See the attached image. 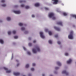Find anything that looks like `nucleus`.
Listing matches in <instances>:
<instances>
[{
  "label": "nucleus",
  "instance_id": "39",
  "mask_svg": "<svg viewBox=\"0 0 76 76\" xmlns=\"http://www.w3.org/2000/svg\"><path fill=\"white\" fill-rule=\"evenodd\" d=\"M32 66H35V64L33 63L32 64Z\"/></svg>",
  "mask_w": 76,
  "mask_h": 76
},
{
  "label": "nucleus",
  "instance_id": "25",
  "mask_svg": "<svg viewBox=\"0 0 76 76\" xmlns=\"http://www.w3.org/2000/svg\"><path fill=\"white\" fill-rule=\"evenodd\" d=\"M16 31L14 30L12 31V33L13 34H16Z\"/></svg>",
  "mask_w": 76,
  "mask_h": 76
},
{
  "label": "nucleus",
  "instance_id": "45",
  "mask_svg": "<svg viewBox=\"0 0 76 76\" xmlns=\"http://www.w3.org/2000/svg\"><path fill=\"white\" fill-rule=\"evenodd\" d=\"M19 66V64H18L17 65V66L18 67V66Z\"/></svg>",
  "mask_w": 76,
  "mask_h": 76
},
{
  "label": "nucleus",
  "instance_id": "11",
  "mask_svg": "<svg viewBox=\"0 0 76 76\" xmlns=\"http://www.w3.org/2000/svg\"><path fill=\"white\" fill-rule=\"evenodd\" d=\"M13 74L14 75H15V76H19L20 75V73L19 72H14Z\"/></svg>",
  "mask_w": 76,
  "mask_h": 76
},
{
  "label": "nucleus",
  "instance_id": "4",
  "mask_svg": "<svg viewBox=\"0 0 76 76\" xmlns=\"http://www.w3.org/2000/svg\"><path fill=\"white\" fill-rule=\"evenodd\" d=\"M40 37L42 38H45V36L44 35V34L42 32H40Z\"/></svg>",
  "mask_w": 76,
  "mask_h": 76
},
{
  "label": "nucleus",
  "instance_id": "36",
  "mask_svg": "<svg viewBox=\"0 0 76 76\" xmlns=\"http://www.w3.org/2000/svg\"><path fill=\"white\" fill-rule=\"evenodd\" d=\"M65 56H68V55H69V54H68V53H65Z\"/></svg>",
  "mask_w": 76,
  "mask_h": 76
},
{
  "label": "nucleus",
  "instance_id": "22",
  "mask_svg": "<svg viewBox=\"0 0 76 76\" xmlns=\"http://www.w3.org/2000/svg\"><path fill=\"white\" fill-rule=\"evenodd\" d=\"M25 8L26 9H28L29 8V6H26Z\"/></svg>",
  "mask_w": 76,
  "mask_h": 76
},
{
  "label": "nucleus",
  "instance_id": "44",
  "mask_svg": "<svg viewBox=\"0 0 76 76\" xmlns=\"http://www.w3.org/2000/svg\"><path fill=\"white\" fill-rule=\"evenodd\" d=\"M36 42V40H34L33 41V42L34 43H35V42Z\"/></svg>",
  "mask_w": 76,
  "mask_h": 76
},
{
  "label": "nucleus",
  "instance_id": "18",
  "mask_svg": "<svg viewBox=\"0 0 76 76\" xmlns=\"http://www.w3.org/2000/svg\"><path fill=\"white\" fill-rule=\"evenodd\" d=\"M19 26H22V25H23V24H22V23H19Z\"/></svg>",
  "mask_w": 76,
  "mask_h": 76
},
{
  "label": "nucleus",
  "instance_id": "28",
  "mask_svg": "<svg viewBox=\"0 0 76 76\" xmlns=\"http://www.w3.org/2000/svg\"><path fill=\"white\" fill-rule=\"evenodd\" d=\"M27 54H28V55H31V52L29 51L27 52Z\"/></svg>",
  "mask_w": 76,
  "mask_h": 76
},
{
  "label": "nucleus",
  "instance_id": "7",
  "mask_svg": "<svg viewBox=\"0 0 76 76\" xmlns=\"http://www.w3.org/2000/svg\"><path fill=\"white\" fill-rule=\"evenodd\" d=\"M62 73H63V74H65L66 75H69V73H68V72H66V70H64L62 72Z\"/></svg>",
  "mask_w": 76,
  "mask_h": 76
},
{
  "label": "nucleus",
  "instance_id": "8",
  "mask_svg": "<svg viewBox=\"0 0 76 76\" xmlns=\"http://www.w3.org/2000/svg\"><path fill=\"white\" fill-rule=\"evenodd\" d=\"M13 12H14V13H15L16 14H20V11H14Z\"/></svg>",
  "mask_w": 76,
  "mask_h": 76
},
{
  "label": "nucleus",
  "instance_id": "20",
  "mask_svg": "<svg viewBox=\"0 0 76 76\" xmlns=\"http://www.w3.org/2000/svg\"><path fill=\"white\" fill-rule=\"evenodd\" d=\"M48 42L49 44H52V41H51V40H50Z\"/></svg>",
  "mask_w": 76,
  "mask_h": 76
},
{
  "label": "nucleus",
  "instance_id": "42",
  "mask_svg": "<svg viewBox=\"0 0 76 76\" xmlns=\"http://www.w3.org/2000/svg\"><path fill=\"white\" fill-rule=\"evenodd\" d=\"M32 18H34V17H35V15H32Z\"/></svg>",
  "mask_w": 76,
  "mask_h": 76
},
{
  "label": "nucleus",
  "instance_id": "26",
  "mask_svg": "<svg viewBox=\"0 0 76 76\" xmlns=\"http://www.w3.org/2000/svg\"><path fill=\"white\" fill-rule=\"evenodd\" d=\"M72 16L73 18H75V19H76V15H72Z\"/></svg>",
  "mask_w": 76,
  "mask_h": 76
},
{
  "label": "nucleus",
  "instance_id": "51",
  "mask_svg": "<svg viewBox=\"0 0 76 76\" xmlns=\"http://www.w3.org/2000/svg\"><path fill=\"white\" fill-rule=\"evenodd\" d=\"M26 32H28V31H26Z\"/></svg>",
  "mask_w": 76,
  "mask_h": 76
},
{
  "label": "nucleus",
  "instance_id": "9",
  "mask_svg": "<svg viewBox=\"0 0 76 76\" xmlns=\"http://www.w3.org/2000/svg\"><path fill=\"white\" fill-rule=\"evenodd\" d=\"M54 28L55 29H56V30H57V31H60V28H59L57 27L54 26Z\"/></svg>",
  "mask_w": 76,
  "mask_h": 76
},
{
  "label": "nucleus",
  "instance_id": "37",
  "mask_svg": "<svg viewBox=\"0 0 76 76\" xmlns=\"http://www.w3.org/2000/svg\"><path fill=\"white\" fill-rule=\"evenodd\" d=\"M31 71H34V68H31Z\"/></svg>",
  "mask_w": 76,
  "mask_h": 76
},
{
  "label": "nucleus",
  "instance_id": "33",
  "mask_svg": "<svg viewBox=\"0 0 76 76\" xmlns=\"http://www.w3.org/2000/svg\"><path fill=\"white\" fill-rule=\"evenodd\" d=\"M1 2L2 3H4V2H5V1H4V0H2L1 1Z\"/></svg>",
  "mask_w": 76,
  "mask_h": 76
},
{
  "label": "nucleus",
  "instance_id": "6",
  "mask_svg": "<svg viewBox=\"0 0 76 76\" xmlns=\"http://www.w3.org/2000/svg\"><path fill=\"white\" fill-rule=\"evenodd\" d=\"M52 1H54L53 2V4H57L58 2V0H52Z\"/></svg>",
  "mask_w": 76,
  "mask_h": 76
},
{
  "label": "nucleus",
  "instance_id": "1",
  "mask_svg": "<svg viewBox=\"0 0 76 76\" xmlns=\"http://www.w3.org/2000/svg\"><path fill=\"white\" fill-rule=\"evenodd\" d=\"M37 50L38 51H40V49L38 47V46L37 45L35 46V48L33 49H32V51L34 53H37V50Z\"/></svg>",
  "mask_w": 76,
  "mask_h": 76
},
{
  "label": "nucleus",
  "instance_id": "50",
  "mask_svg": "<svg viewBox=\"0 0 76 76\" xmlns=\"http://www.w3.org/2000/svg\"><path fill=\"white\" fill-rule=\"evenodd\" d=\"M15 7H18V6L17 5L15 6Z\"/></svg>",
  "mask_w": 76,
  "mask_h": 76
},
{
  "label": "nucleus",
  "instance_id": "14",
  "mask_svg": "<svg viewBox=\"0 0 76 76\" xmlns=\"http://www.w3.org/2000/svg\"><path fill=\"white\" fill-rule=\"evenodd\" d=\"M57 64L58 65V66H61V64L59 62H58V61L57 62Z\"/></svg>",
  "mask_w": 76,
  "mask_h": 76
},
{
  "label": "nucleus",
  "instance_id": "31",
  "mask_svg": "<svg viewBox=\"0 0 76 76\" xmlns=\"http://www.w3.org/2000/svg\"><path fill=\"white\" fill-rule=\"evenodd\" d=\"M24 6H25V5H24V4H21V7H23Z\"/></svg>",
  "mask_w": 76,
  "mask_h": 76
},
{
  "label": "nucleus",
  "instance_id": "35",
  "mask_svg": "<svg viewBox=\"0 0 76 76\" xmlns=\"http://www.w3.org/2000/svg\"><path fill=\"white\" fill-rule=\"evenodd\" d=\"M58 44H61V42L59 41L58 42Z\"/></svg>",
  "mask_w": 76,
  "mask_h": 76
},
{
  "label": "nucleus",
  "instance_id": "34",
  "mask_svg": "<svg viewBox=\"0 0 76 76\" xmlns=\"http://www.w3.org/2000/svg\"><path fill=\"white\" fill-rule=\"evenodd\" d=\"M28 45L29 46H31L32 45V43H29L28 44Z\"/></svg>",
  "mask_w": 76,
  "mask_h": 76
},
{
  "label": "nucleus",
  "instance_id": "5",
  "mask_svg": "<svg viewBox=\"0 0 76 76\" xmlns=\"http://www.w3.org/2000/svg\"><path fill=\"white\" fill-rule=\"evenodd\" d=\"M3 69L4 70H7L6 72L7 73H10L11 72V70H8V69L7 68L5 67H4Z\"/></svg>",
  "mask_w": 76,
  "mask_h": 76
},
{
  "label": "nucleus",
  "instance_id": "52",
  "mask_svg": "<svg viewBox=\"0 0 76 76\" xmlns=\"http://www.w3.org/2000/svg\"><path fill=\"white\" fill-rule=\"evenodd\" d=\"M13 58V57H12V58Z\"/></svg>",
  "mask_w": 76,
  "mask_h": 76
},
{
  "label": "nucleus",
  "instance_id": "21",
  "mask_svg": "<svg viewBox=\"0 0 76 76\" xmlns=\"http://www.w3.org/2000/svg\"><path fill=\"white\" fill-rule=\"evenodd\" d=\"M20 3H23V2H25V1L20 0L19 1Z\"/></svg>",
  "mask_w": 76,
  "mask_h": 76
},
{
  "label": "nucleus",
  "instance_id": "12",
  "mask_svg": "<svg viewBox=\"0 0 76 76\" xmlns=\"http://www.w3.org/2000/svg\"><path fill=\"white\" fill-rule=\"evenodd\" d=\"M57 24L58 25H59L61 26H63V24H62V22H57Z\"/></svg>",
  "mask_w": 76,
  "mask_h": 76
},
{
  "label": "nucleus",
  "instance_id": "10",
  "mask_svg": "<svg viewBox=\"0 0 76 76\" xmlns=\"http://www.w3.org/2000/svg\"><path fill=\"white\" fill-rule=\"evenodd\" d=\"M72 61V59H70L69 60V61H67V64H70Z\"/></svg>",
  "mask_w": 76,
  "mask_h": 76
},
{
  "label": "nucleus",
  "instance_id": "23",
  "mask_svg": "<svg viewBox=\"0 0 76 76\" xmlns=\"http://www.w3.org/2000/svg\"><path fill=\"white\" fill-rule=\"evenodd\" d=\"M25 29V28L24 27H22L21 28V31H24Z\"/></svg>",
  "mask_w": 76,
  "mask_h": 76
},
{
  "label": "nucleus",
  "instance_id": "13",
  "mask_svg": "<svg viewBox=\"0 0 76 76\" xmlns=\"http://www.w3.org/2000/svg\"><path fill=\"white\" fill-rule=\"evenodd\" d=\"M34 6L35 7H38L39 6V3H36L35 4Z\"/></svg>",
  "mask_w": 76,
  "mask_h": 76
},
{
  "label": "nucleus",
  "instance_id": "3",
  "mask_svg": "<svg viewBox=\"0 0 76 76\" xmlns=\"http://www.w3.org/2000/svg\"><path fill=\"white\" fill-rule=\"evenodd\" d=\"M73 31H71L70 32V34L68 36V38L69 39H73Z\"/></svg>",
  "mask_w": 76,
  "mask_h": 76
},
{
  "label": "nucleus",
  "instance_id": "48",
  "mask_svg": "<svg viewBox=\"0 0 76 76\" xmlns=\"http://www.w3.org/2000/svg\"><path fill=\"white\" fill-rule=\"evenodd\" d=\"M16 61H17V62H18V60H16Z\"/></svg>",
  "mask_w": 76,
  "mask_h": 76
},
{
  "label": "nucleus",
  "instance_id": "41",
  "mask_svg": "<svg viewBox=\"0 0 76 76\" xmlns=\"http://www.w3.org/2000/svg\"><path fill=\"white\" fill-rule=\"evenodd\" d=\"M55 69L57 70V69H58V67H55Z\"/></svg>",
  "mask_w": 76,
  "mask_h": 76
},
{
  "label": "nucleus",
  "instance_id": "46",
  "mask_svg": "<svg viewBox=\"0 0 76 76\" xmlns=\"http://www.w3.org/2000/svg\"><path fill=\"white\" fill-rule=\"evenodd\" d=\"M28 76H31V74H28Z\"/></svg>",
  "mask_w": 76,
  "mask_h": 76
},
{
  "label": "nucleus",
  "instance_id": "17",
  "mask_svg": "<svg viewBox=\"0 0 76 76\" xmlns=\"http://www.w3.org/2000/svg\"><path fill=\"white\" fill-rule=\"evenodd\" d=\"M28 67H29V64H27L26 65V68H28Z\"/></svg>",
  "mask_w": 76,
  "mask_h": 76
},
{
  "label": "nucleus",
  "instance_id": "38",
  "mask_svg": "<svg viewBox=\"0 0 76 76\" xmlns=\"http://www.w3.org/2000/svg\"><path fill=\"white\" fill-rule=\"evenodd\" d=\"M55 38H57L58 37V35L56 34L55 36Z\"/></svg>",
  "mask_w": 76,
  "mask_h": 76
},
{
  "label": "nucleus",
  "instance_id": "15",
  "mask_svg": "<svg viewBox=\"0 0 76 76\" xmlns=\"http://www.w3.org/2000/svg\"><path fill=\"white\" fill-rule=\"evenodd\" d=\"M7 20H8V21H10V20H11V18L9 17H7Z\"/></svg>",
  "mask_w": 76,
  "mask_h": 76
},
{
  "label": "nucleus",
  "instance_id": "47",
  "mask_svg": "<svg viewBox=\"0 0 76 76\" xmlns=\"http://www.w3.org/2000/svg\"><path fill=\"white\" fill-rule=\"evenodd\" d=\"M42 76H45V74H43L42 75Z\"/></svg>",
  "mask_w": 76,
  "mask_h": 76
},
{
  "label": "nucleus",
  "instance_id": "27",
  "mask_svg": "<svg viewBox=\"0 0 76 76\" xmlns=\"http://www.w3.org/2000/svg\"><path fill=\"white\" fill-rule=\"evenodd\" d=\"M14 38H15V39H17V38H18V37L17 36H15L14 37Z\"/></svg>",
  "mask_w": 76,
  "mask_h": 76
},
{
  "label": "nucleus",
  "instance_id": "30",
  "mask_svg": "<svg viewBox=\"0 0 76 76\" xmlns=\"http://www.w3.org/2000/svg\"><path fill=\"white\" fill-rule=\"evenodd\" d=\"M8 35H10V34H11V32L9 31L8 32Z\"/></svg>",
  "mask_w": 76,
  "mask_h": 76
},
{
  "label": "nucleus",
  "instance_id": "32",
  "mask_svg": "<svg viewBox=\"0 0 76 76\" xmlns=\"http://www.w3.org/2000/svg\"><path fill=\"white\" fill-rule=\"evenodd\" d=\"M45 32H48V30L47 29H45Z\"/></svg>",
  "mask_w": 76,
  "mask_h": 76
},
{
  "label": "nucleus",
  "instance_id": "2",
  "mask_svg": "<svg viewBox=\"0 0 76 76\" xmlns=\"http://www.w3.org/2000/svg\"><path fill=\"white\" fill-rule=\"evenodd\" d=\"M49 17L50 18H52L53 20H55L56 19V17H54V14L53 13L51 12L49 14Z\"/></svg>",
  "mask_w": 76,
  "mask_h": 76
},
{
  "label": "nucleus",
  "instance_id": "29",
  "mask_svg": "<svg viewBox=\"0 0 76 76\" xmlns=\"http://www.w3.org/2000/svg\"><path fill=\"white\" fill-rule=\"evenodd\" d=\"M1 6L2 7H5L6 6V4H4L2 5Z\"/></svg>",
  "mask_w": 76,
  "mask_h": 76
},
{
  "label": "nucleus",
  "instance_id": "43",
  "mask_svg": "<svg viewBox=\"0 0 76 76\" xmlns=\"http://www.w3.org/2000/svg\"><path fill=\"white\" fill-rule=\"evenodd\" d=\"M23 49H24V50H26V48L25 47H23Z\"/></svg>",
  "mask_w": 76,
  "mask_h": 76
},
{
  "label": "nucleus",
  "instance_id": "24",
  "mask_svg": "<svg viewBox=\"0 0 76 76\" xmlns=\"http://www.w3.org/2000/svg\"><path fill=\"white\" fill-rule=\"evenodd\" d=\"M63 15L64 16H67V14L66 13L64 12L63 13Z\"/></svg>",
  "mask_w": 76,
  "mask_h": 76
},
{
  "label": "nucleus",
  "instance_id": "49",
  "mask_svg": "<svg viewBox=\"0 0 76 76\" xmlns=\"http://www.w3.org/2000/svg\"><path fill=\"white\" fill-rule=\"evenodd\" d=\"M29 40H30V39H31V38H29Z\"/></svg>",
  "mask_w": 76,
  "mask_h": 76
},
{
  "label": "nucleus",
  "instance_id": "40",
  "mask_svg": "<svg viewBox=\"0 0 76 76\" xmlns=\"http://www.w3.org/2000/svg\"><path fill=\"white\" fill-rule=\"evenodd\" d=\"M45 9L46 10H48V8L46 7L45 8Z\"/></svg>",
  "mask_w": 76,
  "mask_h": 76
},
{
  "label": "nucleus",
  "instance_id": "19",
  "mask_svg": "<svg viewBox=\"0 0 76 76\" xmlns=\"http://www.w3.org/2000/svg\"><path fill=\"white\" fill-rule=\"evenodd\" d=\"M49 35H52V33H51V31H49Z\"/></svg>",
  "mask_w": 76,
  "mask_h": 76
},
{
  "label": "nucleus",
  "instance_id": "16",
  "mask_svg": "<svg viewBox=\"0 0 76 76\" xmlns=\"http://www.w3.org/2000/svg\"><path fill=\"white\" fill-rule=\"evenodd\" d=\"M0 42L1 43V44H3L4 42H3V40L0 39Z\"/></svg>",
  "mask_w": 76,
  "mask_h": 76
}]
</instances>
